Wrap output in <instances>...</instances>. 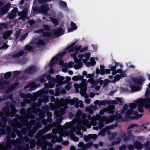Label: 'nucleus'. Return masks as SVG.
<instances>
[{
	"label": "nucleus",
	"mask_w": 150,
	"mask_h": 150,
	"mask_svg": "<svg viewBox=\"0 0 150 150\" xmlns=\"http://www.w3.org/2000/svg\"><path fill=\"white\" fill-rule=\"evenodd\" d=\"M146 102L145 99H140L137 101L136 104L134 103L130 104L131 108L132 109H134L137 106L138 108V110L140 112H142L143 110L142 108L143 105L145 106V104Z\"/></svg>",
	"instance_id": "nucleus-1"
},
{
	"label": "nucleus",
	"mask_w": 150,
	"mask_h": 150,
	"mask_svg": "<svg viewBox=\"0 0 150 150\" xmlns=\"http://www.w3.org/2000/svg\"><path fill=\"white\" fill-rule=\"evenodd\" d=\"M80 57L83 59V61L84 63L86 62L87 59H88L90 57V53L86 54L84 55H81Z\"/></svg>",
	"instance_id": "nucleus-2"
},
{
	"label": "nucleus",
	"mask_w": 150,
	"mask_h": 150,
	"mask_svg": "<svg viewBox=\"0 0 150 150\" xmlns=\"http://www.w3.org/2000/svg\"><path fill=\"white\" fill-rule=\"evenodd\" d=\"M134 146L138 150L140 149L142 147V144L140 143L137 142L134 143Z\"/></svg>",
	"instance_id": "nucleus-3"
},
{
	"label": "nucleus",
	"mask_w": 150,
	"mask_h": 150,
	"mask_svg": "<svg viewBox=\"0 0 150 150\" xmlns=\"http://www.w3.org/2000/svg\"><path fill=\"white\" fill-rule=\"evenodd\" d=\"M12 33L11 31L4 33L3 35V38L5 39H7L10 36Z\"/></svg>",
	"instance_id": "nucleus-4"
},
{
	"label": "nucleus",
	"mask_w": 150,
	"mask_h": 150,
	"mask_svg": "<svg viewBox=\"0 0 150 150\" xmlns=\"http://www.w3.org/2000/svg\"><path fill=\"white\" fill-rule=\"evenodd\" d=\"M104 120L105 121V122L106 123H108L109 122H112L113 121V118L112 117H110V118H106L105 117H103Z\"/></svg>",
	"instance_id": "nucleus-5"
},
{
	"label": "nucleus",
	"mask_w": 150,
	"mask_h": 150,
	"mask_svg": "<svg viewBox=\"0 0 150 150\" xmlns=\"http://www.w3.org/2000/svg\"><path fill=\"white\" fill-rule=\"evenodd\" d=\"M146 102L145 104V107L146 108H149L150 110V98L148 100L146 99Z\"/></svg>",
	"instance_id": "nucleus-6"
},
{
	"label": "nucleus",
	"mask_w": 150,
	"mask_h": 150,
	"mask_svg": "<svg viewBox=\"0 0 150 150\" xmlns=\"http://www.w3.org/2000/svg\"><path fill=\"white\" fill-rule=\"evenodd\" d=\"M85 81L83 80V81L82 84L81 85L80 88L82 90L85 91L86 90V87L85 84Z\"/></svg>",
	"instance_id": "nucleus-7"
},
{
	"label": "nucleus",
	"mask_w": 150,
	"mask_h": 150,
	"mask_svg": "<svg viewBox=\"0 0 150 150\" xmlns=\"http://www.w3.org/2000/svg\"><path fill=\"white\" fill-rule=\"evenodd\" d=\"M78 146L79 148H82L83 150H84L86 146L84 145L83 142H80L78 144Z\"/></svg>",
	"instance_id": "nucleus-8"
},
{
	"label": "nucleus",
	"mask_w": 150,
	"mask_h": 150,
	"mask_svg": "<svg viewBox=\"0 0 150 150\" xmlns=\"http://www.w3.org/2000/svg\"><path fill=\"white\" fill-rule=\"evenodd\" d=\"M24 52L21 51L16 55H14L13 56V57H18L20 56H22L24 54Z\"/></svg>",
	"instance_id": "nucleus-9"
},
{
	"label": "nucleus",
	"mask_w": 150,
	"mask_h": 150,
	"mask_svg": "<svg viewBox=\"0 0 150 150\" xmlns=\"http://www.w3.org/2000/svg\"><path fill=\"white\" fill-rule=\"evenodd\" d=\"M11 76V74L10 72H8L6 73L4 75V77L6 79H7L10 78Z\"/></svg>",
	"instance_id": "nucleus-10"
},
{
	"label": "nucleus",
	"mask_w": 150,
	"mask_h": 150,
	"mask_svg": "<svg viewBox=\"0 0 150 150\" xmlns=\"http://www.w3.org/2000/svg\"><path fill=\"white\" fill-rule=\"evenodd\" d=\"M32 48L30 46L28 45H26L24 49V50L25 51L26 50H28V51H30L32 50Z\"/></svg>",
	"instance_id": "nucleus-11"
},
{
	"label": "nucleus",
	"mask_w": 150,
	"mask_h": 150,
	"mask_svg": "<svg viewBox=\"0 0 150 150\" xmlns=\"http://www.w3.org/2000/svg\"><path fill=\"white\" fill-rule=\"evenodd\" d=\"M95 102L96 103H98L99 105L100 106H101L102 105H104L105 104V103L103 101H101L99 102L97 100Z\"/></svg>",
	"instance_id": "nucleus-12"
},
{
	"label": "nucleus",
	"mask_w": 150,
	"mask_h": 150,
	"mask_svg": "<svg viewBox=\"0 0 150 150\" xmlns=\"http://www.w3.org/2000/svg\"><path fill=\"white\" fill-rule=\"evenodd\" d=\"M130 135H127L124 137V140L125 142L127 141L129 139Z\"/></svg>",
	"instance_id": "nucleus-13"
},
{
	"label": "nucleus",
	"mask_w": 150,
	"mask_h": 150,
	"mask_svg": "<svg viewBox=\"0 0 150 150\" xmlns=\"http://www.w3.org/2000/svg\"><path fill=\"white\" fill-rule=\"evenodd\" d=\"M71 25L72 27L74 29H75L76 28V26L75 24L74 23H73V22H71Z\"/></svg>",
	"instance_id": "nucleus-14"
},
{
	"label": "nucleus",
	"mask_w": 150,
	"mask_h": 150,
	"mask_svg": "<svg viewBox=\"0 0 150 150\" xmlns=\"http://www.w3.org/2000/svg\"><path fill=\"white\" fill-rule=\"evenodd\" d=\"M52 21L55 25H57L58 24V22L57 21L54 19H53L52 20Z\"/></svg>",
	"instance_id": "nucleus-15"
},
{
	"label": "nucleus",
	"mask_w": 150,
	"mask_h": 150,
	"mask_svg": "<svg viewBox=\"0 0 150 150\" xmlns=\"http://www.w3.org/2000/svg\"><path fill=\"white\" fill-rule=\"evenodd\" d=\"M89 136L90 137V138H92L93 139H95L97 137V136L96 135H91L90 134Z\"/></svg>",
	"instance_id": "nucleus-16"
},
{
	"label": "nucleus",
	"mask_w": 150,
	"mask_h": 150,
	"mask_svg": "<svg viewBox=\"0 0 150 150\" xmlns=\"http://www.w3.org/2000/svg\"><path fill=\"white\" fill-rule=\"evenodd\" d=\"M146 148H148L150 146V143L147 142L145 145Z\"/></svg>",
	"instance_id": "nucleus-17"
},
{
	"label": "nucleus",
	"mask_w": 150,
	"mask_h": 150,
	"mask_svg": "<svg viewBox=\"0 0 150 150\" xmlns=\"http://www.w3.org/2000/svg\"><path fill=\"white\" fill-rule=\"evenodd\" d=\"M91 62H92V63H91V65L93 66L95 64L96 62L94 61V59L92 58L91 59Z\"/></svg>",
	"instance_id": "nucleus-18"
},
{
	"label": "nucleus",
	"mask_w": 150,
	"mask_h": 150,
	"mask_svg": "<svg viewBox=\"0 0 150 150\" xmlns=\"http://www.w3.org/2000/svg\"><path fill=\"white\" fill-rule=\"evenodd\" d=\"M126 148V147L125 146H122L120 147V150H124Z\"/></svg>",
	"instance_id": "nucleus-19"
},
{
	"label": "nucleus",
	"mask_w": 150,
	"mask_h": 150,
	"mask_svg": "<svg viewBox=\"0 0 150 150\" xmlns=\"http://www.w3.org/2000/svg\"><path fill=\"white\" fill-rule=\"evenodd\" d=\"M95 96V94L92 92H91L90 94V96L91 98Z\"/></svg>",
	"instance_id": "nucleus-20"
},
{
	"label": "nucleus",
	"mask_w": 150,
	"mask_h": 150,
	"mask_svg": "<svg viewBox=\"0 0 150 150\" xmlns=\"http://www.w3.org/2000/svg\"><path fill=\"white\" fill-rule=\"evenodd\" d=\"M85 101L86 103L88 104L90 103V100L89 99H86L85 100Z\"/></svg>",
	"instance_id": "nucleus-21"
},
{
	"label": "nucleus",
	"mask_w": 150,
	"mask_h": 150,
	"mask_svg": "<svg viewBox=\"0 0 150 150\" xmlns=\"http://www.w3.org/2000/svg\"><path fill=\"white\" fill-rule=\"evenodd\" d=\"M128 148L130 150H132L134 149L133 146L131 145L129 146Z\"/></svg>",
	"instance_id": "nucleus-22"
},
{
	"label": "nucleus",
	"mask_w": 150,
	"mask_h": 150,
	"mask_svg": "<svg viewBox=\"0 0 150 150\" xmlns=\"http://www.w3.org/2000/svg\"><path fill=\"white\" fill-rule=\"evenodd\" d=\"M78 78L77 76H74L72 78V79L75 81H76L78 80Z\"/></svg>",
	"instance_id": "nucleus-23"
},
{
	"label": "nucleus",
	"mask_w": 150,
	"mask_h": 150,
	"mask_svg": "<svg viewBox=\"0 0 150 150\" xmlns=\"http://www.w3.org/2000/svg\"><path fill=\"white\" fill-rule=\"evenodd\" d=\"M89 138L88 136H85L84 137V139L86 141H87L89 139Z\"/></svg>",
	"instance_id": "nucleus-24"
},
{
	"label": "nucleus",
	"mask_w": 150,
	"mask_h": 150,
	"mask_svg": "<svg viewBox=\"0 0 150 150\" xmlns=\"http://www.w3.org/2000/svg\"><path fill=\"white\" fill-rule=\"evenodd\" d=\"M27 35V34H25L24 35H23V36H22V38H21V39L22 40L24 39L25 38V37H26Z\"/></svg>",
	"instance_id": "nucleus-25"
},
{
	"label": "nucleus",
	"mask_w": 150,
	"mask_h": 150,
	"mask_svg": "<svg viewBox=\"0 0 150 150\" xmlns=\"http://www.w3.org/2000/svg\"><path fill=\"white\" fill-rule=\"evenodd\" d=\"M105 72L106 74H109L110 72V70L109 69H107L105 70Z\"/></svg>",
	"instance_id": "nucleus-26"
},
{
	"label": "nucleus",
	"mask_w": 150,
	"mask_h": 150,
	"mask_svg": "<svg viewBox=\"0 0 150 150\" xmlns=\"http://www.w3.org/2000/svg\"><path fill=\"white\" fill-rule=\"evenodd\" d=\"M111 69L112 71H113L116 69V67L115 66H113L111 67Z\"/></svg>",
	"instance_id": "nucleus-27"
},
{
	"label": "nucleus",
	"mask_w": 150,
	"mask_h": 150,
	"mask_svg": "<svg viewBox=\"0 0 150 150\" xmlns=\"http://www.w3.org/2000/svg\"><path fill=\"white\" fill-rule=\"evenodd\" d=\"M79 103L80 104L79 105L81 107H83V104L80 101L79 102Z\"/></svg>",
	"instance_id": "nucleus-28"
},
{
	"label": "nucleus",
	"mask_w": 150,
	"mask_h": 150,
	"mask_svg": "<svg viewBox=\"0 0 150 150\" xmlns=\"http://www.w3.org/2000/svg\"><path fill=\"white\" fill-rule=\"evenodd\" d=\"M66 88L67 89V90H68L70 89L71 87L70 86H66Z\"/></svg>",
	"instance_id": "nucleus-29"
},
{
	"label": "nucleus",
	"mask_w": 150,
	"mask_h": 150,
	"mask_svg": "<svg viewBox=\"0 0 150 150\" xmlns=\"http://www.w3.org/2000/svg\"><path fill=\"white\" fill-rule=\"evenodd\" d=\"M44 28L47 30H48L49 29V27H48L47 25H44Z\"/></svg>",
	"instance_id": "nucleus-30"
},
{
	"label": "nucleus",
	"mask_w": 150,
	"mask_h": 150,
	"mask_svg": "<svg viewBox=\"0 0 150 150\" xmlns=\"http://www.w3.org/2000/svg\"><path fill=\"white\" fill-rule=\"evenodd\" d=\"M75 148L74 146H72L70 150H75Z\"/></svg>",
	"instance_id": "nucleus-31"
},
{
	"label": "nucleus",
	"mask_w": 150,
	"mask_h": 150,
	"mask_svg": "<svg viewBox=\"0 0 150 150\" xmlns=\"http://www.w3.org/2000/svg\"><path fill=\"white\" fill-rule=\"evenodd\" d=\"M104 110H101L100 112V114L101 115H102L104 113Z\"/></svg>",
	"instance_id": "nucleus-32"
},
{
	"label": "nucleus",
	"mask_w": 150,
	"mask_h": 150,
	"mask_svg": "<svg viewBox=\"0 0 150 150\" xmlns=\"http://www.w3.org/2000/svg\"><path fill=\"white\" fill-rule=\"evenodd\" d=\"M96 73L97 74H98L100 73V70L99 69H97L96 70Z\"/></svg>",
	"instance_id": "nucleus-33"
},
{
	"label": "nucleus",
	"mask_w": 150,
	"mask_h": 150,
	"mask_svg": "<svg viewBox=\"0 0 150 150\" xmlns=\"http://www.w3.org/2000/svg\"><path fill=\"white\" fill-rule=\"evenodd\" d=\"M62 70L64 72H66L67 71V69L66 68H63L62 69Z\"/></svg>",
	"instance_id": "nucleus-34"
},
{
	"label": "nucleus",
	"mask_w": 150,
	"mask_h": 150,
	"mask_svg": "<svg viewBox=\"0 0 150 150\" xmlns=\"http://www.w3.org/2000/svg\"><path fill=\"white\" fill-rule=\"evenodd\" d=\"M100 86H97L96 87H95V89L96 90H98L100 88Z\"/></svg>",
	"instance_id": "nucleus-35"
},
{
	"label": "nucleus",
	"mask_w": 150,
	"mask_h": 150,
	"mask_svg": "<svg viewBox=\"0 0 150 150\" xmlns=\"http://www.w3.org/2000/svg\"><path fill=\"white\" fill-rule=\"evenodd\" d=\"M100 68L101 70H103L104 68V67L103 66L101 65L100 66Z\"/></svg>",
	"instance_id": "nucleus-36"
},
{
	"label": "nucleus",
	"mask_w": 150,
	"mask_h": 150,
	"mask_svg": "<svg viewBox=\"0 0 150 150\" xmlns=\"http://www.w3.org/2000/svg\"><path fill=\"white\" fill-rule=\"evenodd\" d=\"M105 74V72L104 71H103V70H101V74L102 75L104 74Z\"/></svg>",
	"instance_id": "nucleus-37"
},
{
	"label": "nucleus",
	"mask_w": 150,
	"mask_h": 150,
	"mask_svg": "<svg viewBox=\"0 0 150 150\" xmlns=\"http://www.w3.org/2000/svg\"><path fill=\"white\" fill-rule=\"evenodd\" d=\"M54 70L53 69H50L49 71V72L50 73H52L53 72Z\"/></svg>",
	"instance_id": "nucleus-38"
},
{
	"label": "nucleus",
	"mask_w": 150,
	"mask_h": 150,
	"mask_svg": "<svg viewBox=\"0 0 150 150\" xmlns=\"http://www.w3.org/2000/svg\"><path fill=\"white\" fill-rule=\"evenodd\" d=\"M24 1V0H21V1L20 2V4H23Z\"/></svg>",
	"instance_id": "nucleus-39"
},
{
	"label": "nucleus",
	"mask_w": 150,
	"mask_h": 150,
	"mask_svg": "<svg viewBox=\"0 0 150 150\" xmlns=\"http://www.w3.org/2000/svg\"><path fill=\"white\" fill-rule=\"evenodd\" d=\"M132 112V111L131 110H128L127 112V113L128 114H130Z\"/></svg>",
	"instance_id": "nucleus-40"
},
{
	"label": "nucleus",
	"mask_w": 150,
	"mask_h": 150,
	"mask_svg": "<svg viewBox=\"0 0 150 150\" xmlns=\"http://www.w3.org/2000/svg\"><path fill=\"white\" fill-rule=\"evenodd\" d=\"M103 81H101L99 82V83L100 85H101L102 84H103Z\"/></svg>",
	"instance_id": "nucleus-41"
},
{
	"label": "nucleus",
	"mask_w": 150,
	"mask_h": 150,
	"mask_svg": "<svg viewBox=\"0 0 150 150\" xmlns=\"http://www.w3.org/2000/svg\"><path fill=\"white\" fill-rule=\"evenodd\" d=\"M100 127L101 128L103 127V125L102 124H100Z\"/></svg>",
	"instance_id": "nucleus-42"
},
{
	"label": "nucleus",
	"mask_w": 150,
	"mask_h": 150,
	"mask_svg": "<svg viewBox=\"0 0 150 150\" xmlns=\"http://www.w3.org/2000/svg\"><path fill=\"white\" fill-rule=\"evenodd\" d=\"M62 63V61H60L59 62V64L60 65H61Z\"/></svg>",
	"instance_id": "nucleus-43"
},
{
	"label": "nucleus",
	"mask_w": 150,
	"mask_h": 150,
	"mask_svg": "<svg viewBox=\"0 0 150 150\" xmlns=\"http://www.w3.org/2000/svg\"><path fill=\"white\" fill-rule=\"evenodd\" d=\"M73 30L72 29H69L68 31L69 32H71V31H73Z\"/></svg>",
	"instance_id": "nucleus-44"
},
{
	"label": "nucleus",
	"mask_w": 150,
	"mask_h": 150,
	"mask_svg": "<svg viewBox=\"0 0 150 150\" xmlns=\"http://www.w3.org/2000/svg\"><path fill=\"white\" fill-rule=\"evenodd\" d=\"M18 14L19 15H22V13L21 12L18 13Z\"/></svg>",
	"instance_id": "nucleus-45"
},
{
	"label": "nucleus",
	"mask_w": 150,
	"mask_h": 150,
	"mask_svg": "<svg viewBox=\"0 0 150 150\" xmlns=\"http://www.w3.org/2000/svg\"><path fill=\"white\" fill-rule=\"evenodd\" d=\"M57 147L59 149H61L62 148L60 146H58Z\"/></svg>",
	"instance_id": "nucleus-46"
},
{
	"label": "nucleus",
	"mask_w": 150,
	"mask_h": 150,
	"mask_svg": "<svg viewBox=\"0 0 150 150\" xmlns=\"http://www.w3.org/2000/svg\"><path fill=\"white\" fill-rule=\"evenodd\" d=\"M99 144L100 146H102L103 145V143H102L100 142V143Z\"/></svg>",
	"instance_id": "nucleus-47"
},
{
	"label": "nucleus",
	"mask_w": 150,
	"mask_h": 150,
	"mask_svg": "<svg viewBox=\"0 0 150 150\" xmlns=\"http://www.w3.org/2000/svg\"><path fill=\"white\" fill-rule=\"evenodd\" d=\"M69 72L70 74H72L73 73V72L72 71H69Z\"/></svg>",
	"instance_id": "nucleus-48"
},
{
	"label": "nucleus",
	"mask_w": 150,
	"mask_h": 150,
	"mask_svg": "<svg viewBox=\"0 0 150 150\" xmlns=\"http://www.w3.org/2000/svg\"><path fill=\"white\" fill-rule=\"evenodd\" d=\"M110 150H115V149L113 148H111L110 149Z\"/></svg>",
	"instance_id": "nucleus-49"
},
{
	"label": "nucleus",
	"mask_w": 150,
	"mask_h": 150,
	"mask_svg": "<svg viewBox=\"0 0 150 150\" xmlns=\"http://www.w3.org/2000/svg\"><path fill=\"white\" fill-rule=\"evenodd\" d=\"M41 41V43H40L39 44H42L43 43V42L42 41Z\"/></svg>",
	"instance_id": "nucleus-50"
},
{
	"label": "nucleus",
	"mask_w": 150,
	"mask_h": 150,
	"mask_svg": "<svg viewBox=\"0 0 150 150\" xmlns=\"http://www.w3.org/2000/svg\"><path fill=\"white\" fill-rule=\"evenodd\" d=\"M81 47V46H79L78 47V49H77V50H79V49H80V48Z\"/></svg>",
	"instance_id": "nucleus-51"
},
{
	"label": "nucleus",
	"mask_w": 150,
	"mask_h": 150,
	"mask_svg": "<svg viewBox=\"0 0 150 150\" xmlns=\"http://www.w3.org/2000/svg\"><path fill=\"white\" fill-rule=\"evenodd\" d=\"M113 112V110H112L111 112H109L111 113Z\"/></svg>",
	"instance_id": "nucleus-52"
},
{
	"label": "nucleus",
	"mask_w": 150,
	"mask_h": 150,
	"mask_svg": "<svg viewBox=\"0 0 150 150\" xmlns=\"http://www.w3.org/2000/svg\"><path fill=\"white\" fill-rule=\"evenodd\" d=\"M3 114L2 112H0V116L2 115Z\"/></svg>",
	"instance_id": "nucleus-53"
},
{
	"label": "nucleus",
	"mask_w": 150,
	"mask_h": 150,
	"mask_svg": "<svg viewBox=\"0 0 150 150\" xmlns=\"http://www.w3.org/2000/svg\"><path fill=\"white\" fill-rule=\"evenodd\" d=\"M149 79L150 80V75L149 76Z\"/></svg>",
	"instance_id": "nucleus-54"
},
{
	"label": "nucleus",
	"mask_w": 150,
	"mask_h": 150,
	"mask_svg": "<svg viewBox=\"0 0 150 150\" xmlns=\"http://www.w3.org/2000/svg\"><path fill=\"white\" fill-rule=\"evenodd\" d=\"M6 47H4L5 48H7L8 47V46L6 45H5Z\"/></svg>",
	"instance_id": "nucleus-55"
},
{
	"label": "nucleus",
	"mask_w": 150,
	"mask_h": 150,
	"mask_svg": "<svg viewBox=\"0 0 150 150\" xmlns=\"http://www.w3.org/2000/svg\"><path fill=\"white\" fill-rule=\"evenodd\" d=\"M14 10H15L16 11H17V8H15L14 9Z\"/></svg>",
	"instance_id": "nucleus-56"
},
{
	"label": "nucleus",
	"mask_w": 150,
	"mask_h": 150,
	"mask_svg": "<svg viewBox=\"0 0 150 150\" xmlns=\"http://www.w3.org/2000/svg\"><path fill=\"white\" fill-rule=\"evenodd\" d=\"M124 108H127V105H125L124 106Z\"/></svg>",
	"instance_id": "nucleus-57"
},
{
	"label": "nucleus",
	"mask_w": 150,
	"mask_h": 150,
	"mask_svg": "<svg viewBox=\"0 0 150 150\" xmlns=\"http://www.w3.org/2000/svg\"><path fill=\"white\" fill-rule=\"evenodd\" d=\"M8 11V9H7V10L6 11H5V13L7 12Z\"/></svg>",
	"instance_id": "nucleus-58"
},
{
	"label": "nucleus",
	"mask_w": 150,
	"mask_h": 150,
	"mask_svg": "<svg viewBox=\"0 0 150 150\" xmlns=\"http://www.w3.org/2000/svg\"><path fill=\"white\" fill-rule=\"evenodd\" d=\"M148 86L149 87H150V83L149 84Z\"/></svg>",
	"instance_id": "nucleus-59"
},
{
	"label": "nucleus",
	"mask_w": 150,
	"mask_h": 150,
	"mask_svg": "<svg viewBox=\"0 0 150 150\" xmlns=\"http://www.w3.org/2000/svg\"><path fill=\"white\" fill-rule=\"evenodd\" d=\"M35 21H33V23H35Z\"/></svg>",
	"instance_id": "nucleus-60"
},
{
	"label": "nucleus",
	"mask_w": 150,
	"mask_h": 150,
	"mask_svg": "<svg viewBox=\"0 0 150 150\" xmlns=\"http://www.w3.org/2000/svg\"><path fill=\"white\" fill-rule=\"evenodd\" d=\"M8 5V7H9L10 6V4H9Z\"/></svg>",
	"instance_id": "nucleus-61"
},
{
	"label": "nucleus",
	"mask_w": 150,
	"mask_h": 150,
	"mask_svg": "<svg viewBox=\"0 0 150 150\" xmlns=\"http://www.w3.org/2000/svg\"><path fill=\"white\" fill-rule=\"evenodd\" d=\"M120 141V139H119V142Z\"/></svg>",
	"instance_id": "nucleus-62"
},
{
	"label": "nucleus",
	"mask_w": 150,
	"mask_h": 150,
	"mask_svg": "<svg viewBox=\"0 0 150 150\" xmlns=\"http://www.w3.org/2000/svg\"><path fill=\"white\" fill-rule=\"evenodd\" d=\"M69 64H70L71 65H72V63H69Z\"/></svg>",
	"instance_id": "nucleus-63"
},
{
	"label": "nucleus",
	"mask_w": 150,
	"mask_h": 150,
	"mask_svg": "<svg viewBox=\"0 0 150 150\" xmlns=\"http://www.w3.org/2000/svg\"><path fill=\"white\" fill-rule=\"evenodd\" d=\"M68 144V142H67V143L66 144Z\"/></svg>",
	"instance_id": "nucleus-64"
}]
</instances>
